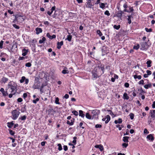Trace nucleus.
Returning a JSON list of instances; mask_svg holds the SVG:
<instances>
[{
  "instance_id": "1",
  "label": "nucleus",
  "mask_w": 155,
  "mask_h": 155,
  "mask_svg": "<svg viewBox=\"0 0 155 155\" xmlns=\"http://www.w3.org/2000/svg\"><path fill=\"white\" fill-rule=\"evenodd\" d=\"M104 65L101 64L94 68L92 71V77L96 79L97 77L103 74L104 72Z\"/></svg>"
},
{
  "instance_id": "2",
  "label": "nucleus",
  "mask_w": 155,
  "mask_h": 155,
  "mask_svg": "<svg viewBox=\"0 0 155 155\" xmlns=\"http://www.w3.org/2000/svg\"><path fill=\"white\" fill-rule=\"evenodd\" d=\"M18 86L16 83L13 81L9 82L7 85L5 90L8 92H16Z\"/></svg>"
},
{
  "instance_id": "3",
  "label": "nucleus",
  "mask_w": 155,
  "mask_h": 155,
  "mask_svg": "<svg viewBox=\"0 0 155 155\" xmlns=\"http://www.w3.org/2000/svg\"><path fill=\"white\" fill-rule=\"evenodd\" d=\"M11 113L12 114V118L14 120H16L20 114V112L17 109H15L12 110Z\"/></svg>"
},
{
  "instance_id": "4",
  "label": "nucleus",
  "mask_w": 155,
  "mask_h": 155,
  "mask_svg": "<svg viewBox=\"0 0 155 155\" xmlns=\"http://www.w3.org/2000/svg\"><path fill=\"white\" fill-rule=\"evenodd\" d=\"M140 45L141 48L140 49L142 50H147L150 47V45H148L147 42H142Z\"/></svg>"
},
{
  "instance_id": "5",
  "label": "nucleus",
  "mask_w": 155,
  "mask_h": 155,
  "mask_svg": "<svg viewBox=\"0 0 155 155\" xmlns=\"http://www.w3.org/2000/svg\"><path fill=\"white\" fill-rule=\"evenodd\" d=\"M92 114H93V117L92 119H98V115L100 113V111L99 110L97 109H95L93 110L92 111Z\"/></svg>"
},
{
  "instance_id": "6",
  "label": "nucleus",
  "mask_w": 155,
  "mask_h": 155,
  "mask_svg": "<svg viewBox=\"0 0 155 155\" xmlns=\"http://www.w3.org/2000/svg\"><path fill=\"white\" fill-rule=\"evenodd\" d=\"M49 108L47 110L48 114L51 115H54L56 112V111L54 110L51 106H49Z\"/></svg>"
},
{
  "instance_id": "7",
  "label": "nucleus",
  "mask_w": 155,
  "mask_h": 155,
  "mask_svg": "<svg viewBox=\"0 0 155 155\" xmlns=\"http://www.w3.org/2000/svg\"><path fill=\"white\" fill-rule=\"evenodd\" d=\"M41 85V84L40 82L36 81L35 82L33 85V88L34 89H39V87Z\"/></svg>"
},
{
  "instance_id": "8",
  "label": "nucleus",
  "mask_w": 155,
  "mask_h": 155,
  "mask_svg": "<svg viewBox=\"0 0 155 155\" xmlns=\"http://www.w3.org/2000/svg\"><path fill=\"white\" fill-rule=\"evenodd\" d=\"M25 81V84H27L29 82V79L28 78H26L25 77L22 76L21 79L20 80V82L21 83H23Z\"/></svg>"
},
{
  "instance_id": "9",
  "label": "nucleus",
  "mask_w": 155,
  "mask_h": 155,
  "mask_svg": "<svg viewBox=\"0 0 155 155\" xmlns=\"http://www.w3.org/2000/svg\"><path fill=\"white\" fill-rule=\"evenodd\" d=\"M124 14V12L121 10H119L116 12V16L119 18H121L122 15Z\"/></svg>"
},
{
  "instance_id": "10",
  "label": "nucleus",
  "mask_w": 155,
  "mask_h": 155,
  "mask_svg": "<svg viewBox=\"0 0 155 155\" xmlns=\"http://www.w3.org/2000/svg\"><path fill=\"white\" fill-rule=\"evenodd\" d=\"M110 120V116L109 115H107L106 116L105 118H104L102 119V120L103 121H105V123L106 124H107Z\"/></svg>"
},
{
  "instance_id": "11",
  "label": "nucleus",
  "mask_w": 155,
  "mask_h": 155,
  "mask_svg": "<svg viewBox=\"0 0 155 155\" xmlns=\"http://www.w3.org/2000/svg\"><path fill=\"white\" fill-rule=\"evenodd\" d=\"M0 91L2 93V95L4 96H6L8 95V93L7 91H5L4 89L3 88L0 89Z\"/></svg>"
},
{
  "instance_id": "12",
  "label": "nucleus",
  "mask_w": 155,
  "mask_h": 155,
  "mask_svg": "<svg viewBox=\"0 0 155 155\" xmlns=\"http://www.w3.org/2000/svg\"><path fill=\"white\" fill-rule=\"evenodd\" d=\"M153 135V134H150L147 136V139L151 141H153L154 139Z\"/></svg>"
},
{
  "instance_id": "13",
  "label": "nucleus",
  "mask_w": 155,
  "mask_h": 155,
  "mask_svg": "<svg viewBox=\"0 0 155 155\" xmlns=\"http://www.w3.org/2000/svg\"><path fill=\"white\" fill-rule=\"evenodd\" d=\"M86 6L87 8H91L94 5L92 4V3L91 2V1H87V2H86Z\"/></svg>"
},
{
  "instance_id": "14",
  "label": "nucleus",
  "mask_w": 155,
  "mask_h": 155,
  "mask_svg": "<svg viewBox=\"0 0 155 155\" xmlns=\"http://www.w3.org/2000/svg\"><path fill=\"white\" fill-rule=\"evenodd\" d=\"M74 120L75 119L73 118L71 120V122L69 120H68L67 121L66 123L68 124L70 126H72L74 124Z\"/></svg>"
},
{
  "instance_id": "15",
  "label": "nucleus",
  "mask_w": 155,
  "mask_h": 155,
  "mask_svg": "<svg viewBox=\"0 0 155 155\" xmlns=\"http://www.w3.org/2000/svg\"><path fill=\"white\" fill-rule=\"evenodd\" d=\"M63 41H61L60 42H58L57 43V48L58 49H60L61 48V46L63 45Z\"/></svg>"
},
{
  "instance_id": "16",
  "label": "nucleus",
  "mask_w": 155,
  "mask_h": 155,
  "mask_svg": "<svg viewBox=\"0 0 155 155\" xmlns=\"http://www.w3.org/2000/svg\"><path fill=\"white\" fill-rule=\"evenodd\" d=\"M14 121H12L11 122H8L7 124V126L9 128H11L14 125Z\"/></svg>"
},
{
  "instance_id": "17",
  "label": "nucleus",
  "mask_w": 155,
  "mask_h": 155,
  "mask_svg": "<svg viewBox=\"0 0 155 155\" xmlns=\"http://www.w3.org/2000/svg\"><path fill=\"white\" fill-rule=\"evenodd\" d=\"M35 31H36V33L37 35H38L42 32V29L40 28H36L35 29Z\"/></svg>"
},
{
  "instance_id": "18",
  "label": "nucleus",
  "mask_w": 155,
  "mask_h": 155,
  "mask_svg": "<svg viewBox=\"0 0 155 155\" xmlns=\"http://www.w3.org/2000/svg\"><path fill=\"white\" fill-rule=\"evenodd\" d=\"M28 51V50H26L25 48H23L22 50V55L24 56H26L27 54Z\"/></svg>"
},
{
  "instance_id": "19",
  "label": "nucleus",
  "mask_w": 155,
  "mask_h": 155,
  "mask_svg": "<svg viewBox=\"0 0 155 155\" xmlns=\"http://www.w3.org/2000/svg\"><path fill=\"white\" fill-rule=\"evenodd\" d=\"M129 10H127V9H124V11L127 12H130L133 11L134 9L132 7H129Z\"/></svg>"
},
{
  "instance_id": "20",
  "label": "nucleus",
  "mask_w": 155,
  "mask_h": 155,
  "mask_svg": "<svg viewBox=\"0 0 155 155\" xmlns=\"http://www.w3.org/2000/svg\"><path fill=\"white\" fill-rule=\"evenodd\" d=\"M95 147L96 148H99L101 151H102L104 150L103 146L101 145H97L95 146Z\"/></svg>"
},
{
  "instance_id": "21",
  "label": "nucleus",
  "mask_w": 155,
  "mask_h": 155,
  "mask_svg": "<svg viewBox=\"0 0 155 155\" xmlns=\"http://www.w3.org/2000/svg\"><path fill=\"white\" fill-rule=\"evenodd\" d=\"M129 138V137L124 136L123 137V140L125 143H128L129 142L128 139Z\"/></svg>"
},
{
  "instance_id": "22",
  "label": "nucleus",
  "mask_w": 155,
  "mask_h": 155,
  "mask_svg": "<svg viewBox=\"0 0 155 155\" xmlns=\"http://www.w3.org/2000/svg\"><path fill=\"white\" fill-rule=\"evenodd\" d=\"M152 87V84L151 83H149L148 84H145L144 85V87L146 89H148L149 88H151Z\"/></svg>"
},
{
  "instance_id": "23",
  "label": "nucleus",
  "mask_w": 155,
  "mask_h": 155,
  "mask_svg": "<svg viewBox=\"0 0 155 155\" xmlns=\"http://www.w3.org/2000/svg\"><path fill=\"white\" fill-rule=\"evenodd\" d=\"M123 98L124 100H128L129 99V97L127 93H124Z\"/></svg>"
},
{
  "instance_id": "24",
  "label": "nucleus",
  "mask_w": 155,
  "mask_h": 155,
  "mask_svg": "<svg viewBox=\"0 0 155 155\" xmlns=\"http://www.w3.org/2000/svg\"><path fill=\"white\" fill-rule=\"evenodd\" d=\"M127 20L128 21V23L129 24H130L131 23V18H133L132 15H130L128 16Z\"/></svg>"
},
{
  "instance_id": "25",
  "label": "nucleus",
  "mask_w": 155,
  "mask_h": 155,
  "mask_svg": "<svg viewBox=\"0 0 155 155\" xmlns=\"http://www.w3.org/2000/svg\"><path fill=\"white\" fill-rule=\"evenodd\" d=\"M79 116L82 117H84L85 115L83 114V111L82 110H79Z\"/></svg>"
},
{
  "instance_id": "26",
  "label": "nucleus",
  "mask_w": 155,
  "mask_h": 155,
  "mask_svg": "<svg viewBox=\"0 0 155 155\" xmlns=\"http://www.w3.org/2000/svg\"><path fill=\"white\" fill-rule=\"evenodd\" d=\"M134 78L136 79L137 78H138L139 80H140L142 78V77L141 75H137V74L134 75L133 76Z\"/></svg>"
},
{
  "instance_id": "27",
  "label": "nucleus",
  "mask_w": 155,
  "mask_h": 155,
  "mask_svg": "<svg viewBox=\"0 0 155 155\" xmlns=\"http://www.w3.org/2000/svg\"><path fill=\"white\" fill-rule=\"evenodd\" d=\"M65 68H66L67 70H63L61 72L63 74H68L69 72V71L68 70H67V68H66V67H65Z\"/></svg>"
},
{
  "instance_id": "28",
  "label": "nucleus",
  "mask_w": 155,
  "mask_h": 155,
  "mask_svg": "<svg viewBox=\"0 0 155 155\" xmlns=\"http://www.w3.org/2000/svg\"><path fill=\"white\" fill-rule=\"evenodd\" d=\"M152 61L150 60H149L147 61L146 62V64H147V67L148 68L150 67L151 66V64Z\"/></svg>"
},
{
  "instance_id": "29",
  "label": "nucleus",
  "mask_w": 155,
  "mask_h": 155,
  "mask_svg": "<svg viewBox=\"0 0 155 155\" xmlns=\"http://www.w3.org/2000/svg\"><path fill=\"white\" fill-rule=\"evenodd\" d=\"M26 118V115H25L23 116L20 117L19 118V120H25Z\"/></svg>"
},
{
  "instance_id": "30",
  "label": "nucleus",
  "mask_w": 155,
  "mask_h": 155,
  "mask_svg": "<svg viewBox=\"0 0 155 155\" xmlns=\"http://www.w3.org/2000/svg\"><path fill=\"white\" fill-rule=\"evenodd\" d=\"M8 80V79L5 77H3L2 78V81L4 83L6 82Z\"/></svg>"
},
{
  "instance_id": "31",
  "label": "nucleus",
  "mask_w": 155,
  "mask_h": 155,
  "mask_svg": "<svg viewBox=\"0 0 155 155\" xmlns=\"http://www.w3.org/2000/svg\"><path fill=\"white\" fill-rule=\"evenodd\" d=\"M100 7L102 9H104L105 8V4L104 3H101L100 4Z\"/></svg>"
},
{
  "instance_id": "32",
  "label": "nucleus",
  "mask_w": 155,
  "mask_h": 155,
  "mask_svg": "<svg viewBox=\"0 0 155 155\" xmlns=\"http://www.w3.org/2000/svg\"><path fill=\"white\" fill-rule=\"evenodd\" d=\"M46 40L45 38L43 37L42 38V39L40 40H39V42L40 44H42L44 43V41Z\"/></svg>"
},
{
  "instance_id": "33",
  "label": "nucleus",
  "mask_w": 155,
  "mask_h": 155,
  "mask_svg": "<svg viewBox=\"0 0 155 155\" xmlns=\"http://www.w3.org/2000/svg\"><path fill=\"white\" fill-rule=\"evenodd\" d=\"M72 36L71 35H69L67 36V37L65 39L66 40H68V41H70L72 38Z\"/></svg>"
},
{
  "instance_id": "34",
  "label": "nucleus",
  "mask_w": 155,
  "mask_h": 155,
  "mask_svg": "<svg viewBox=\"0 0 155 155\" xmlns=\"http://www.w3.org/2000/svg\"><path fill=\"white\" fill-rule=\"evenodd\" d=\"M86 117L89 119H91V117L88 113H87L85 115Z\"/></svg>"
},
{
  "instance_id": "35",
  "label": "nucleus",
  "mask_w": 155,
  "mask_h": 155,
  "mask_svg": "<svg viewBox=\"0 0 155 155\" xmlns=\"http://www.w3.org/2000/svg\"><path fill=\"white\" fill-rule=\"evenodd\" d=\"M135 89H134V90H133L132 91H130V92L129 93V94L131 93L132 92V94L133 95V96L134 97H135L136 96L137 94L135 92Z\"/></svg>"
},
{
  "instance_id": "36",
  "label": "nucleus",
  "mask_w": 155,
  "mask_h": 155,
  "mask_svg": "<svg viewBox=\"0 0 155 155\" xmlns=\"http://www.w3.org/2000/svg\"><path fill=\"white\" fill-rule=\"evenodd\" d=\"M55 103L56 104H59L60 103L59 102V99L58 97H55Z\"/></svg>"
},
{
  "instance_id": "37",
  "label": "nucleus",
  "mask_w": 155,
  "mask_h": 155,
  "mask_svg": "<svg viewBox=\"0 0 155 155\" xmlns=\"http://www.w3.org/2000/svg\"><path fill=\"white\" fill-rule=\"evenodd\" d=\"M140 48V45L137 44L136 45H134L133 47V49L136 50H138Z\"/></svg>"
},
{
  "instance_id": "38",
  "label": "nucleus",
  "mask_w": 155,
  "mask_h": 155,
  "mask_svg": "<svg viewBox=\"0 0 155 155\" xmlns=\"http://www.w3.org/2000/svg\"><path fill=\"white\" fill-rule=\"evenodd\" d=\"M113 27L114 29L117 30L120 28V25H114V26Z\"/></svg>"
},
{
  "instance_id": "39",
  "label": "nucleus",
  "mask_w": 155,
  "mask_h": 155,
  "mask_svg": "<svg viewBox=\"0 0 155 155\" xmlns=\"http://www.w3.org/2000/svg\"><path fill=\"white\" fill-rule=\"evenodd\" d=\"M145 30L147 32H151L152 31V29L151 28L149 29L147 28H145Z\"/></svg>"
},
{
  "instance_id": "40",
  "label": "nucleus",
  "mask_w": 155,
  "mask_h": 155,
  "mask_svg": "<svg viewBox=\"0 0 155 155\" xmlns=\"http://www.w3.org/2000/svg\"><path fill=\"white\" fill-rule=\"evenodd\" d=\"M17 44L16 43H15L14 44L12 48V49L15 50V48H17Z\"/></svg>"
},
{
  "instance_id": "41",
  "label": "nucleus",
  "mask_w": 155,
  "mask_h": 155,
  "mask_svg": "<svg viewBox=\"0 0 155 155\" xmlns=\"http://www.w3.org/2000/svg\"><path fill=\"white\" fill-rule=\"evenodd\" d=\"M97 33L99 35V36H100V37L101 36L103 35L101 31L99 30H97Z\"/></svg>"
},
{
  "instance_id": "42",
  "label": "nucleus",
  "mask_w": 155,
  "mask_h": 155,
  "mask_svg": "<svg viewBox=\"0 0 155 155\" xmlns=\"http://www.w3.org/2000/svg\"><path fill=\"white\" fill-rule=\"evenodd\" d=\"M13 16H14L15 17H17V18H18L19 17H22V16L21 15V14L19 13H18L17 14H15V15H13Z\"/></svg>"
},
{
  "instance_id": "43",
  "label": "nucleus",
  "mask_w": 155,
  "mask_h": 155,
  "mask_svg": "<svg viewBox=\"0 0 155 155\" xmlns=\"http://www.w3.org/2000/svg\"><path fill=\"white\" fill-rule=\"evenodd\" d=\"M71 112L75 116H77L78 115V112L75 110L72 111Z\"/></svg>"
},
{
  "instance_id": "44",
  "label": "nucleus",
  "mask_w": 155,
  "mask_h": 155,
  "mask_svg": "<svg viewBox=\"0 0 155 155\" xmlns=\"http://www.w3.org/2000/svg\"><path fill=\"white\" fill-rule=\"evenodd\" d=\"M8 131H9V134H10L13 136L15 134L14 131H13L11 129L8 130Z\"/></svg>"
},
{
  "instance_id": "45",
  "label": "nucleus",
  "mask_w": 155,
  "mask_h": 155,
  "mask_svg": "<svg viewBox=\"0 0 155 155\" xmlns=\"http://www.w3.org/2000/svg\"><path fill=\"white\" fill-rule=\"evenodd\" d=\"M58 150H59V151H61L62 150V148L61 146V144H60V143L58 144Z\"/></svg>"
},
{
  "instance_id": "46",
  "label": "nucleus",
  "mask_w": 155,
  "mask_h": 155,
  "mask_svg": "<svg viewBox=\"0 0 155 155\" xmlns=\"http://www.w3.org/2000/svg\"><path fill=\"white\" fill-rule=\"evenodd\" d=\"M134 114L132 113H131L129 114L130 118L131 120H133L134 118Z\"/></svg>"
},
{
  "instance_id": "47",
  "label": "nucleus",
  "mask_w": 155,
  "mask_h": 155,
  "mask_svg": "<svg viewBox=\"0 0 155 155\" xmlns=\"http://www.w3.org/2000/svg\"><path fill=\"white\" fill-rule=\"evenodd\" d=\"M138 84H142L144 85V80L143 79L141 80L139 82Z\"/></svg>"
},
{
  "instance_id": "48",
  "label": "nucleus",
  "mask_w": 155,
  "mask_h": 155,
  "mask_svg": "<svg viewBox=\"0 0 155 155\" xmlns=\"http://www.w3.org/2000/svg\"><path fill=\"white\" fill-rule=\"evenodd\" d=\"M26 110V106H25L23 107H22L21 109V112H24Z\"/></svg>"
},
{
  "instance_id": "49",
  "label": "nucleus",
  "mask_w": 155,
  "mask_h": 155,
  "mask_svg": "<svg viewBox=\"0 0 155 155\" xmlns=\"http://www.w3.org/2000/svg\"><path fill=\"white\" fill-rule=\"evenodd\" d=\"M11 94H9L8 95L9 98H12L13 95L15 94L16 92H10Z\"/></svg>"
},
{
  "instance_id": "50",
  "label": "nucleus",
  "mask_w": 155,
  "mask_h": 155,
  "mask_svg": "<svg viewBox=\"0 0 155 155\" xmlns=\"http://www.w3.org/2000/svg\"><path fill=\"white\" fill-rule=\"evenodd\" d=\"M39 101V98H37L35 100H33V102L35 104H36L37 103V102Z\"/></svg>"
},
{
  "instance_id": "51",
  "label": "nucleus",
  "mask_w": 155,
  "mask_h": 155,
  "mask_svg": "<svg viewBox=\"0 0 155 155\" xmlns=\"http://www.w3.org/2000/svg\"><path fill=\"white\" fill-rule=\"evenodd\" d=\"M122 146L123 148H126L128 146V144L126 143H124L122 144Z\"/></svg>"
},
{
  "instance_id": "52",
  "label": "nucleus",
  "mask_w": 155,
  "mask_h": 155,
  "mask_svg": "<svg viewBox=\"0 0 155 155\" xmlns=\"http://www.w3.org/2000/svg\"><path fill=\"white\" fill-rule=\"evenodd\" d=\"M4 41L2 40L0 42V48L2 49L3 48V44Z\"/></svg>"
},
{
  "instance_id": "53",
  "label": "nucleus",
  "mask_w": 155,
  "mask_h": 155,
  "mask_svg": "<svg viewBox=\"0 0 155 155\" xmlns=\"http://www.w3.org/2000/svg\"><path fill=\"white\" fill-rule=\"evenodd\" d=\"M104 14L108 16L110 15V14L108 10H106L104 12Z\"/></svg>"
},
{
  "instance_id": "54",
  "label": "nucleus",
  "mask_w": 155,
  "mask_h": 155,
  "mask_svg": "<svg viewBox=\"0 0 155 155\" xmlns=\"http://www.w3.org/2000/svg\"><path fill=\"white\" fill-rule=\"evenodd\" d=\"M55 9V6H53L52 7L51 9L50 10V12L52 14L53 11H54Z\"/></svg>"
},
{
  "instance_id": "55",
  "label": "nucleus",
  "mask_w": 155,
  "mask_h": 155,
  "mask_svg": "<svg viewBox=\"0 0 155 155\" xmlns=\"http://www.w3.org/2000/svg\"><path fill=\"white\" fill-rule=\"evenodd\" d=\"M25 66L26 67H30L31 66V64L30 63L28 62L25 64Z\"/></svg>"
},
{
  "instance_id": "56",
  "label": "nucleus",
  "mask_w": 155,
  "mask_h": 155,
  "mask_svg": "<svg viewBox=\"0 0 155 155\" xmlns=\"http://www.w3.org/2000/svg\"><path fill=\"white\" fill-rule=\"evenodd\" d=\"M56 37V35H53L52 36L51 35L49 38L50 39H53L55 38Z\"/></svg>"
},
{
  "instance_id": "57",
  "label": "nucleus",
  "mask_w": 155,
  "mask_h": 155,
  "mask_svg": "<svg viewBox=\"0 0 155 155\" xmlns=\"http://www.w3.org/2000/svg\"><path fill=\"white\" fill-rule=\"evenodd\" d=\"M13 26L15 28L17 29H19L20 28L19 27L18 25H17L15 24H13Z\"/></svg>"
},
{
  "instance_id": "58",
  "label": "nucleus",
  "mask_w": 155,
  "mask_h": 155,
  "mask_svg": "<svg viewBox=\"0 0 155 155\" xmlns=\"http://www.w3.org/2000/svg\"><path fill=\"white\" fill-rule=\"evenodd\" d=\"M56 12H57V11H55L54 13L53 16V18H55L57 17L58 16V14L57 13H56Z\"/></svg>"
},
{
  "instance_id": "59",
  "label": "nucleus",
  "mask_w": 155,
  "mask_h": 155,
  "mask_svg": "<svg viewBox=\"0 0 155 155\" xmlns=\"http://www.w3.org/2000/svg\"><path fill=\"white\" fill-rule=\"evenodd\" d=\"M83 122H81L79 124V126L82 129H84V127L82 126V125L83 124Z\"/></svg>"
},
{
  "instance_id": "60",
  "label": "nucleus",
  "mask_w": 155,
  "mask_h": 155,
  "mask_svg": "<svg viewBox=\"0 0 155 155\" xmlns=\"http://www.w3.org/2000/svg\"><path fill=\"white\" fill-rule=\"evenodd\" d=\"M27 93H24L23 94V97L24 99H25L27 97Z\"/></svg>"
},
{
  "instance_id": "61",
  "label": "nucleus",
  "mask_w": 155,
  "mask_h": 155,
  "mask_svg": "<svg viewBox=\"0 0 155 155\" xmlns=\"http://www.w3.org/2000/svg\"><path fill=\"white\" fill-rule=\"evenodd\" d=\"M150 116L152 118H155V115L154 113L153 112H150Z\"/></svg>"
},
{
  "instance_id": "62",
  "label": "nucleus",
  "mask_w": 155,
  "mask_h": 155,
  "mask_svg": "<svg viewBox=\"0 0 155 155\" xmlns=\"http://www.w3.org/2000/svg\"><path fill=\"white\" fill-rule=\"evenodd\" d=\"M102 127V125L101 124H97L95 125L96 128H101Z\"/></svg>"
},
{
  "instance_id": "63",
  "label": "nucleus",
  "mask_w": 155,
  "mask_h": 155,
  "mask_svg": "<svg viewBox=\"0 0 155 155\" xmlns=\"http://www.w3.org/2000/svg\"><path fill=\"white\" fill-rule=\"evenodd\" d=\"M146 72L147 73V74L148 75H151L152 74V72L151 71L149 70H147Z\"/></svg>"
},
{
  "instance_id": "64",
  "label": "nucleus",
  "mask_w": 155,
  "mask_h": 155,
  "mask_svg": "<svg viewBox=\"0 0 155 155\" xmlns=\"http://www.w3.org/2000/svg\"><path fill=\"white\" fill-rule=\"evenodd\" d=\"M124 86L126 87H128L129 86V84L128 83L126 82L124 84Z\"/></svg>"
}]
</instances>
